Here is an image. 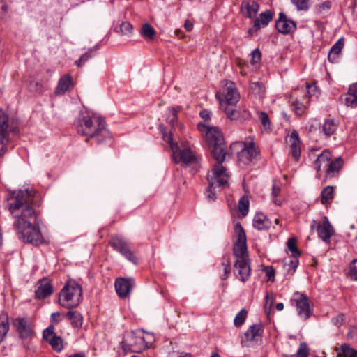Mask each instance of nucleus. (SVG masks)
Instances as JSON below:
<instances>
[{
	"label": "nucleus",
	"instance_id": "obj_1",
	"mask_svg": "<svg viewBox=\"0 0 357 357\" xmlns=\"http://www.w3.org/2000/svg\"><path fill=\"white\" fill-rule=\"evenodd\" d=\"M8 208L15 218L13 229L19 240L26 243L40 245L44 241L40 229L38 212L40 195L34 190L14 191L7 198Z\"/></svg>",
	"mask_w": 357,
	"mask_h": 357
},
{
	"label": "nucleus",
	"instance_id": "obj_2",
	"mask_svg": "<svg viewBox=\"0 0 357 357\" xmlns=\"http://www.w3.org/2000/svg\"><path fill=\"white\" fill-rule=\"evenodd\" d=\"M197 128L199 131L206 132L211 156L216 161L211 174L208 175L209 184L207 197L209 200L213 201L215 198L216 189L227 184L226 168L222 165V163L225 161L227 155L229 156V153L225 150L224 137L218 127H210L199 123Z\"/></svg>",
	"mask_w": 357,
	"mask_h": 357
},
{
	"label": "nucleus",
	"instance_id": "obj_3",
	"mask_svg": "<svg viewBox=\"0 0 357 357\" xmlns=\"http://www.w3.org/2000/svg\"><path fill=\"white\" fill-rule=\"evenodd\" d=\"M78 134L88 137L86 142L93 140L96 144H106L112 142V136L107 128L105 120L101 116H90L80 114L74 123Z\"/></svg>",
	"mask_w": 357,
	"mask_h": 357
},
{
	"label": "nucleus",
	"instance_id": "obj_4",
	"mask_svg": "<svg viewBox=\"0 0 357 357\" xmlns=\"http://www.w3.org/2000/svg\"><path fill=\"white\" fill-rule=\"evenodd\" d=\"M82 300V288L75 280H69L66 283L59 293L60 305L67 309L77 307Z\"/></svg>",
	"mask_w": 357,
	"mask_h": 357
},
{
	"label": "nucleus",
	"instance_id": "obj_5",
	"mask_svg": "<svg viewBox=\"0 0 357 357\" xmlns=\"http://www.w3.org/2000/svg\"><path fill=\"white\" fill-rule=\"evenodd\" d=\"M12 323L21 339H31L34 337V325L29 317H18L13 319Z\"/></svg>",
	"mask_w": 357,
	"mask_h": 357
},
{
	"label": "nucleus",
	"instance_id": "obj_6",
	"mask_svg": "<svg viewBox=\"0 0 357 357\" xmlns=\"http://www.w3.org/2000/svg\"><path fill=\"white\" fill-rule=\"evenodd\" d=\"M234 229L237 240L234 245V255L237 259H249L246 245L245 231L240 223L235 225Z\"/></svg>",
	"mask_w": 357,
	"mask_h": 357
},
{
	"label": "nucleus",
	"instance_id": "obj_7",
	"mask_svg": "<svg viewBox=\"0 0 357 357\" xmlns=\"http://www.w3.org/2000/svg\"><path fill=\"white\" fill-rule=\"evenodd\" d=\"M116 251L123 255L127 259L131 262L136 264L137 257L130 249L128 243L123 239L119 236H114L111 238L109 243Z\"/></svg>",
	"mask_w": 357,
	"mask_h": 357
},
{
	"label": "nucleus",
	"instance_id": "obj_8",
	"mask_svg": "<svg viewBox=\"0 0 357 357\" xmlns=\"http://www.w3.org/2000/svg\"><path fill=\"white\" fill-rule=\"evenodd\" d=\"M116 251L123 255L127 259L131 262L136 264L137 257L130 249L128 243L123 239L119 236H114L111 238L109 243Z\"/></svg>",
	"mask_w": 357,
	"mask_h": 357
},
{
	"label": "nucleus",
	"instance_id": "obj_9",
	"mask_svg": "<svg viewBox=\"0 0 357 357\" xmlns=\"http://www.w3.org/2000/svg\"><path fill=\"white\" fill-rule=\"evenodd\" d=\"M116 251L123 255L127 259L131 262L136 264L137 257L130 249L128 243L123 239L119 236H114L111 238L109 243Z\"/></svg>",
	"mask_w": 357,
	"mask_h": 357
},
{
	"label": "nucleus",
	"instance_id": "obj_10",
	"mask_svg": "<svg viewBox=\"0 0 357 357\" xmlns=\"http://www.w3.org/2000/svg\"><path fill=\"white\" fill-rule=\"evenodd\" d=\"M311 229H316L319 237L325 242L330 241L334 232L333 227L326 216L324 217L321 224L313 220L311 224Z\"/></svg>",
	"mask_w": 357,
	"mask_h": 357
},
{
	"label": "nucleus",
	"instance_id": "obj_11",
	"mask_svg": "<svg viewBox=\"0 0 357 357\" xmlns=\"http://www.w3.org/2000/svg\"><path fill=\"white\" fill-rule=\"evenodd\" d=\"M294 301L296 303L298 315L304 319H308L312 313L310 310V300L307 295L297 291L294 295Z\"/></svg>",
	"mask_w": 357,
	"mask_h": 357
},
{
	"label": "nucleus",
	"instance_id": "obj_12",
	"mask_svg": "<svg viewBox=\"0 0 357 357\" xmlns=\"http://www.w3.org/2000/svg\"><path fill=\"white\" fill-rule=\"evenodd\" d=\"M275 27L278 32L282 34H289L294 32L297 26L295 21L288 18L286 14L281 12L276 20Z\"/></svg>",
	"mask_w": 357,
	"mask_h": 357
},
{
	"label": "nucleus",
	"instance_id": "obj_13",
	"mask_svg": "<svg viewBox=\"0 0 357 357\" xmlns=\"http://www.w3.org/2000/svg\"><path fill=\"white\" fill-rule=\"evenodd\" d=\"M144 339L132 333L128 340L121 342L123 349L128 352H139L144 348Z\"/></svg>",
	"mask_w": 357,
	"mask_h": 357
},
{
	"label": "nucleus",
	"instance_id": "obj_14",
	"mask_svg": "<svg viewBox=\"0 0 357 357\" xmlns=\"http://www.w3.org/2000/svg\"><path fill=\"white\" fill-rule=\"evenodd\" d=\"M234 266L238 271L236 277L238 278L241 281L245 282L249 280L251 273L249 259H237Z\"/></svg>",
	"mask_w": 357,
	"mask_h": 357
},
{
	"label": "nucleus",
	"instance_id": "obj_15",
	"mask_svg": "<svg viewBox=\"0 0 357 357\" xmlns=\"http://www.w3.org/2000/svg\"><path fill=\"white\" fill-rule=\"evenodd\" d=\"M174 160L176 163L183 162L185 165H191L197 162V158L192 151L188 149H176L173 153Z\"/></svg>",
	"mask_w": 357,
	"mask_h": 357
},
{
	"label": "nucleus",
	"instance_id": "obj_16",
	"mask_svg": "<svg viewBox=\"0 0 357 357\" xmlns=\"http://www.w3.org/2000/svg\"><path fill=\"white\" fill-rule=\"evenodd\" d=\"M258 151L254 142L245 144V147L238 154V160L244 165H248L256 158Z\"/></svg>",
	"mask_w": 357,
	"mask_h": 357
},
{
	"label": "nucleus",
	"instance_id": "obj_17",
	"mask_svg": "<svg viewBox=\"0 0 357 357\" xmlns=\"http://www.w3.org/2000/svg\"><path fill=\"white\" fill-rule=\"evenodd\" d=\"M134 284V280L132 278H118L115 282V289L118 296L121 298H126L131 291Z\"/></svg>",
	"mask_w": 357,
	"mask_h": 357
},
{
	"label": "nucleus",
	"instance_id": "obj_18",
	"mask_svg": "<svg viewBox=\"0 0 357 357\" xmlns=\"http://www.w3.org/2000/svg\"><path fill=\"white\" fill-rule=\"evenodd\" d=\"M227 117L230 120H246L250 117V113L244 109L243 111H241L239 109H236V105L231 106H227V105L223 104V109H222Z\"/></svg>",
	"mask_w": 357,
	"mask_h": 357
},
{
	"label": "nucleus",
	"instance_id": "obj_19",
	"mask_svg": "<svg viewBox=\"0 0 357 357\" xmlns=\"http://www.w3.org/2000/svg\"><path fill=\"white\" fill-rule=\"evenodd\" d=\"M259 10V5L254 0H243L240 11L246 18H253Z\"/></svg>",
	"mask_w": 357,
	"mask_h": 357
},
{
	"label": "nucleus",
	"instance_id": "obj_20",
	"mask_svg": "<svg viewBox=\"0 0 357 357\" xmlns=\"http://www.w3.org/2000/svg\"><path fill=\"white\" fill-rule=\"evenodd\" d=\"M226 90L227 91L225 94V99H220V106L221 109H223V104L227 105V106L235 105L239 100V93L236 89L229 86L227 87Z\"/></svg>",
	"mask_w": 357,
	"mask_h": 357
},
{
	"label": "nucleus",
	"instance_id": "obj_21",
	"mask_svg": "<svg viewBox=\"0 0 357 357\" xmlns=\"http://www.w3.org/2000/svg\"><path fill=\"white\" fill-rule=\"evenodd\" d=\"M53 292V287L50 282L44 278L40 281V284L35 291V296L37 299H43L51 295Z\"/></svg>",
	"mask_w": 357,
	"mask_h": 357
},
{
	"label": "nucleus",
	"instance_id": "obj_22",
	"mask_svg": "<svg viewBox=\"0 0 357 357\" xmlns=\"http://www.w3.org/2000/svg\"><path fill=\"white\" fill-rule=\"evenodd\" d=\"M264 333V326L261 323L252 324L245 332L244 337L247 341H255L261 337Z\"/></svg>",
	"mask_w": 357,
	"mask_h": 357
},
{
	"label": "nucleus",
	"instance_id": "obj_23",
	"mask_svg": "<svg viewBox=\"0 0 357 357\" xmlns=\"http://www.w3.org/2000/svg\"><path fill=\"white\" fill-rule=\"evenodd\" d=\"M343 166V160L341 157H338L335 158L334 160L330 161L327 164V169L326 171V177H334L341 170Z\"/></svg>",
	"mask_w": 357,
	"mask_h": 357
},
{
	"label": "nucleus",
	"instance_id": "obj_24",
	"mask_svg": "<svg viewBox=\"0 0 357 357\" xmlns=\"http://www.w3.org/2000/svg\"><path fill=\"white\" fill-rule=\"evenodd\" d=\"M273 12L271 10H266L260 13L259 17L254 20L253 23L257 29H260L261 27L268 26L269 22L273 20Z\"/></svg>",
	"mask_w": 357,
	"mask_h": 357
},
{
	"label": "nucleus",
	"instance_id": "obj_25",
	"mask_svg": "<svg viewBox=\"0 0 357 357\" xmlns=\"http://www.w3.org/2000/svg\"><path fill=\"white\" fill-rule=\"evenodd\" d=\"M73 87V79L70 75H65L59 80L58 85L55 89L56 95L64 94L66 91Z\"/></svg>",
	"mask_w": 357,
	"mask_h": 357
},
{
	"label": "nucleus",
	"instance_id": "obj_26",
	"mask_svg": "<svg viewBox=\"0 0 357 357\" xmlns=\"http://www.w3.org/2000/svg\"><path fill=\"white\" fill-rule=\"evenodd\" d=\"M252 225L258 230H264L271 227V222L262 213H257L253 218Z\"/></svg>",
	"mask_w": 357,
	"mask_h": 357
},
{
	"label": "nucleus",
	"instance_id": "obj_27",
	"mask_svg": "<svg viewBox=\"0 0 357 357\" xmlns=\"http://www.w3.org/2000/svg\"><path fill=\"white\" fill-rule=\"evenodd\" d=\"M344 45L343 38H340L331 48L328 59L331 63H335L337 59V56L340 54Z\"/></svg>",
	"mask_w": 357,
	"mask_h": 357
},
{
	"label": "nucleus",
	"instance_id": "obj_28",
	"mask_svg": "<svg viewBox=\"0 0 357 357\" xmlns=\"http://www.w3.org/2000/svg\"><path fill=\"white\" fill-rule=\"evenodd\" d=\"M66 316L70 320L73 328H80L82 326L83 317L78 311L69 310Z\"/></svg>",
	"mask_w": 357,
	"mask_h": 357
},
{
	"label": "nucleus",
	"instance_id": "obj_29",
	"mask_svg": "<svg viewBox=\"0 0 357 357\" xmlns=\"http://www.w3.org/2000/svg\"><path fill=\"white\" fill-rule=\"evenodd\" d=\"M334 197V188L333 186L328 185L321 192V202L324 205L330 204Z\"/></svg>",
	"mask_w": 357,
	"mask_h": 357
},
{
	"label": "nucleus",
	"instance_id": "obj_30",
	"mask_svg": "<svg viewBox=\"0 0 357 357\" xmlns=\"http://www.w3.org/2000/svg\"><path fill=\"white\" fill-rule=\"evenodd\" d=\"M140 34L146 40H153L155 38L156 32L154 28L149 23H144L142 26Z\"/></svg>",
	"mask_w": 357,
	"mask_h": 357
},
{
	"label": "nucleus",
	"instance_id": "obj_31",
	"mask_svg": "<svg viewBox=\"0 0 357 357\" xmlns=\"http://www.w3.org/2000/svg\"><path fill=\"white\" fill-rule=\"evenodd\" d=\"M338 127L337 123L334 119H325L322 126L323 131L326 136H331L334 134Z\"/></svg>",
	"mask_w": 357,
	"mask_h": 357
},
{
	"label": "nucleus",
	"instance_id": "obj_32",
	"mask_svg": "<svg viewBox=\"0 0 357 357\" xmlns=\"http://www.w3.org/2000/svg\"><path fill=\"white\" fill-rule=\"evenodd\" d=\"M331 158V153L328 151H324L317 158V159L315 160L314 165V168L317 171H320L321 167L323 164L326 163V165L328 163Z\"/></svg>",
	"mask_w": 357,
	"mask_h": 357
},
{
	"label": "nucleus",
	"instance_id": "obj_33",
	"mask_svg": "<svg viewBox=\"0 0 357 357\" xmlns=\"http://www.w3.org/2000/svg\"><path fill=\"white\" fill-rule=\"evenodd\" d=\"M8 116L5 112L0 109V139L3 140L8 133Z\"/></svg>",
	"mask_w": 357,
	"mask_h": 357
},
{
	"label": "nucleus",
	"instance_id": "obj_34",
	"mask_svg": "<svg viewBox=\"0 0 357 357\" xmlns=\"http://www.w3.org/2000/svg\"><path fill=\"white\" fill-rule=\"evenodd\" d=\"M356 349L351 348L347 344H343L340 346L337 352V357H354Z\"/></svg>",
	"mask_w": 357,
	"mask_h": 357
},
{
	"label": "nucleus",
	"instance_id": "obj_35",
	"mask_svg": "<svg viewBox=\"0 0 357 357\" xmlns=\"http://www.w3.org/2000/svg\"><path fill=\"white\" fill-rule=\"evenodd\" d=\"M298 11H307L311 5V0H291Z\"/></svg>",
	"mask_w": 357,
	"mask_h": 357
},
{
	"label": "nucleus",
	"instance_id": "obj_36",
	"mask_svg": "<svg viewBox=\"0 0 357 357\" xmlns=\"http://www.w3.org/2000/svg\"><path fill=\"white\" fill-rule=\"evenodd\" d=\"M287 246L289 250L292 253L294 258H297L301 255V251L298 249L296 245V239L295 238H290L287 241Z\"/></svg>",
	"mask_w": 357,
	"mask_h": 357
},
{
	"label": "nucleus",
	"instance_id": "obj_37",
	"mask_svg": "<svg viewBox=\"0 0 357 357\" xmlns=\"http://www.w3.org/2000/svg\"><path fill=\"white\" fill-rule=\"evenodd\" d=\"M248 312L245 308H243L235 317L234 324L236 327L241 326L246 319Z\"/></svg>",
	"mask_w": 357,
	"mask_h": 357
},
{
	"label": "nucleus",
	"instance_id": "obj_38",
	"mask_svg": "<svg viewBox=\"0 0 357 357\" xmlns=\"http://www.w3.org/2000/svg\"><path fill=\"white\" fill-rule=\"evenodd\" d=\"M238 209L243 216L248 214L249 210V200L245 197H242L238 202Z\"/></svg>",
	"mask_w": 357,
	"mask_h": 357
},
{
	"label": "nucleus",
	"instance_id": "obj_39",
	"mask_svg": "<svg viewBox=\"0 0 357 357\" xmlns=\"http://www.w3.org/2000/svg\"><path fill=\"white\" fill-rule=\"evenodd\" d=\"M48 342L52 346L53 349L58 352L61 351L63 349L62 339L60 337H58L57 335L51 337V340H50Z\"/></svg>",
	"mask_w": 357,
	"mask_h": 357
},
{
	"label": "nucleus",
	"instance_id": "obj_40",
	"mask_svg": "<svg viewBox=\"0 0 357 357\" xmlns=\"http://www.w3.org/2000/svg\"><path fill=\"white\" fill-rule=\"evenodd\" d=\"M298 142H292L290 148H291V155L296 160H298L301 156V149Z\"/></svg>",
	"mask_w": 357,
	"mask_h": 357
},
{
	"label": "nucleus",
	"instance_id": "obj_41",
	"mask_svg": "<svg viewBox=\"0 0 357 357\" xmlns=\"http://www.w3.org/2000/svg\"><path fill=\"white\" fill-rule=\"evenodd\" d=\"M344 101V104L347 107H351L352 108L356 107L357 106V96L347 93L345 95Z\"/></svg>",
	"mask_w": 357,
	"mask_h": 357
},
{
	"label": "nucleus",
	"instance_id": "obj_42",
	"mask_svg": "<svg viewBox=\"0 0 357 357\" xmlns=\"http://www.w3.org/2000/svg\"><path fill=\"white\" fill-rule=\"evenodd\" d=\"M54 336H56V333H54V326L53 325H50L43 331V339L47 342H49L50 340H51V337H53Z\"/></svg>",
	"mask_w": 357,
	"mask_h": 357
},
{
	"label": "nucleus",
	"instance_id": "obj_43",
	"mask_svg": "<svg viewBox=\"0 0 357 357\" xmlns=\"http://www.w3.org/2000/svg\"><path fill=\"white\" fill-rule=\"evenodd\" d=\"M132 29V25L128 22H123L120 25V32L123 35L130 36Z\"/></svg>",
	"mask_w": 357,
	"mask_h": 357
},
{
	"label": "nucleus",
	"instance_id": "obj_44",
	"mask_svg": "<svg viewBox=\"0 0 357 357\" xmlns=\"http://www.w3.org/2000/svg\"><path fill=\"white\" fill-rule=\"evenodd\" d=\"M291 107L296 114L302 115L304 112L305 106L302 102H298L297 100L291 102Z\"/></svg>",
	"mask_w": 357,
	"mask_h": 357
},
{
	"label": "nucleus",
	"instance_id": "obj_45",
	"mask_svg": "<svg viewBox=\"0 0 357 357\" xmlns=\"http://www.w3.org/2000/svg\"><path fill=\"white\" fill-rule=\"evenodd\" d=\"M309 349L306 343L302 342L300 344L299 349L297 351V357H308Z\"/></svg>",
	"mask_w": 357,
	"mask_h": 357
},
{
	"label": "nucleus",
	"instance_id": "obj_46",
	"mask_svg": "<svg viewBox=\"0 0 357 357\" xmlns=\"http://www.w3.org/2000/svg\"><path fill=\"white\" fill-rule=\"evenodd\" d=\"M169 112L170 114L168 116L167 120L169 124L174 126L177 122L178 111L175 108L172 107L169 109Z\"/></svg>",
	"mask_w": 357,
	"mask_h": 357
},
{
	"label": "nucleus",
	"instance_id": "obj_47",
	"mask_svg": "<svg viewBox=\"0 0 357 357\" xmlns=\"http://www.w3.org/2000/svg\"><path fill=\"white\" fill-rule=\"evenodd\" d=\"M349 274L352 280H357V259L350 264Z\"/></svg>",
	"mask_w": 357,
	"mask_h": 357
},
{
	"label": "nucleus",
	"instance_id": "obj_48",
	"mask_svg": "<svg viewBox=\"0 0 357 357\" xmlns=\"http://www.w3.org/2000/svg\"><path fill=\"white\" fill-rule=\"evenodd\" d=\"M273 297L272 295H270L268 293L266 294V303H265V311L267 314L271 312L272 306L273 305Z\"/></svg>",
	"mask_w": 357,
	"mask_h": 357
},
{
	"label": "nucleus",
	"instance_id": "obj_49",
	"mask_svg": "<svg viewBox=\"0 0 357 357\" xmlns=\"http://www.w3.org/2000/svg\"><path fill=\"white\" fill-rule=\"evenodd\" d=\"M259 119L261 124L263 125L265 129L268 128L270 127L271 122L266 112H261L259 113Z\"/></svg>",
	"mask_w": 357,
	"mask_h": 357
},
{
	"label": "nucleus",
	"instance_id": "obj_50",
	"mask_svg": "<svg viewBox=\"0 0 357 357\" xmlns=\"http://www.w3.org/2000/svg\"><path fill=\"white\" fill-rule=\"evenodd\" d=\"M345 321V316L344 314H339L336 317H333L331 320L333 325L337 326V328H340Z\"/></svg>",
	"mask_w": 357,
	"mask_h": 357
},
{
	"label": "nucleus",
	"instance_id": "obj_51",
	"mask_svg": "<svg viewBox=\"0 0 357 357\" xmlns=\"http://www.w3.org/2000/svg\"><path fill=\"white\" fill-rule=\"evenodd\" d=\"M8 142V134H6V137L3 140L0 139V157H3L7 151V143Z\"/></svg>",
	"mask_w": 357,
	"mask_h": 357
},
{
	"label": "nucleus",
	"instance_id": "obj_52",
	"mask_svg": "<svg viewBox=\"0 0 357 357\" xmlns=\"http://www.w3.org/2000/svg\"><path fill=\"white\" fill-rule=\"evenodd\" d=\"M252 61L253 63H259L261 59V53L258 48L255 49L252 53Z\"/></svg>",
	"mask_w": 357,
	"mask_h": 357
},
{
	"label": "nucleus",
	"instance_id": "obj_53",
	"mask_svg": "<svg viewBox=\"0 0 357 357\" xmlns=\"http://www.w3.org/2000/svg\"><path fill=\"white\" fill-rule=\"evenodd\" d=\"M264 271L268 278V280L270 281H274L275 276V270L272 266H266L264 268Z\"/></svg>",
	"mask_w": 357,
	"mask_h": 357
},
{
	"label": "nucleus",
	"instance_id": "obj_54",
	"mask_svg": "<svg viewBox=\"0 0 357 357\" xmlns=\"http://www.w3.org/2000/svg\"><path fill=\"white\" fill-rule=\"evenodd\" d=\"M331 7V3L329 1L323 2L322 3L317 6V13H320L322 10H328Z\"/></svg>",
	"mask_w": 357,
	"mask_h": 357
},
{
	"label": "nucleus",
	"instance_id": "obj_55",
	"mask_svg": "<svg viewBox=\"0 0 357 357\" xmlns=\"http://www.w3.org/2000/svg\"><path fill=\"white\" fill-rule=\"evenodd\" d=\"M305 87L307 89V92L310 96H312L315 95V91H317V87L314 84H310L307 82L305 83Z\"/></svg>",
	"mask_w": 357,
	"mask_h": 357
},
{
	"label": "nucleus",
	"instance_id": "obj_56",
	"mask_svg": "<svg viewBox=\"0 0 357 357\" xmlns=\"http://www.w3.org/2000/svg\"><path fill=\"white\" fill-rule=\"evenodd\" d=\"M298 265V259L295 258L294 259H291L289 263H286L285 266H288L289 268H291L293 270V273L296 271V268Z\"/></svg>",
	"mask_w": 357,
	"mask_h": 357
},
{
	"label": "nucleus",
	"instance_id": "obj_57",
	"mask_svg": "<svg viewBox=\"0 0 357 357\" xmlns=\"http://www.w3.org/2000/svg\"><path fill=\"white\" fill-rule=\"evenodd\" d=\"M167 142L170 145L171 149H172V151H176V149H178V146L177 144L174 143L173 138L171 135L167 136Z\"/></svg>",
	"mask_w": 357,
	"mask_h": 357
},
{
	"label": "nucleus",
	"instance_id": "obj_58",
	"mask_svg": "<svg viewBox=\"0 0 357 357\" xmlns=\"http://www.w3.org/2000/svg\"><path fill=\"white\" fill-rule=\"evenodd\" d=\"M263 84L259 82H252L251 84V89L254 91L258 90L260 92L263 89Z\"/></svg>",
	"mask_w": 357,
	"mask_h": 357
},
{
	"label": "nucleus",
	"instance_id": "obj_59",
	"mask_svg": "<svg viewBox=\"0 0 357 357\" xmlns=\"http://www.w3.org/2000/svg\"><path fill=\"white\" fill-rule=\"evenodd\" d=\"M348 94L357 96V82L349 86Z\"/></svg>",
	"mask_w": 357,
	"mask_h": 357
},
{
	"label": "nucleus",
	"instance_id": "obj_60",
	"mask_svg": "<svg viewBox=\"0 0 357 357\" xmlns=\"http://www.w3.org/2000/svg\"><path fill=\"white\" fill-rule=\"evenodd\" d=\"M199 116L205 121L210 119V112L207 110H202L199 112Z\"/></svg>",
	"mask_w": 357,
	"mask_h": 357
},
{
	"label": "nucleus",
	"instance_id": "obj_61",
	"mask_svg": "<svg viewBox=\"0 0 357 357\" xmlns=\"http://www.w3.org/2000/svg\"><path fill=\"white\" fill-rule=\"evenodd\" d=\"M231 272V266H226L224 268V274L221 276V279L222 280H225L227 278L229 274Z\"/></svg>",
	"mask_w": 357,
	"mask_h": 357
},
{
	"label": "nucleus",
	"instance_id": "obj_62",
	"mask_svg": "<svg viewBox=\"0 0 357 357\" xmlns=\"http://www.w3.org/2000/svg\"><path fill=\"white\" fill-rule=\"evenodd\" d=\"M184 27L187 31H190L193 29V24L189 20H186L184 24Z\"/></svg>",
	"mask_w": 357,
	"mask_h": 357
},
{
	"label": "nucleus",
	"instance_id": "obj_63",
	"mask_svg": "<svg viewBox=\"0 0 357 357\" xmlns=\"http://www.w3.org/2000/svg\"><path fill=\"white\" fill-rule=\"evenodd\" d=\"M92 56H93L91 54V52H87L84 53L83 55H82L80 59L82 61V62L84 63V62L87 61L89 59H91Z\"/></svg>",
	"mask_w": 357,
	"mask_h": 357
},
{
	"label": "nucleus",
	"instance_id": "obj_64",
	"mask_svg": "<svg viewBox=\"0 0 357 357\" xmlns=\"http://www.w3.org/2000/svg\"><path fill=\"white\" fill-rule=\"evenodd\" d=\"M60 317V313L59 312H53L51 314V318L53 321H55L56 323L59 322L61 320L59 319Z\"/></svg>",
	"mask_w": 357,
	"mask_h": 357
}]
</instances>
